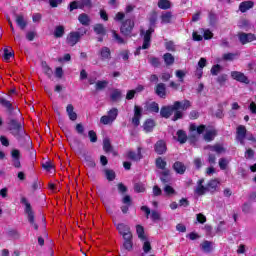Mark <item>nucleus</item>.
<instances>
[{"instance_id":"f257e3e1","label":"nucleus","mask_w":256,"mask_h":256,"mask_svg":"<svg viewBox=\"0 0 256 256\" xmlns=\"http://www.w3.org/2000/svg\"><path fill=\"white\" fill-rule=\"evenodd\" d=\"M189 107H191V102L189 100L175 101L173 105L163 106L160 109V115L164 119H169L174 113L172 121H179V119L183 118V111H187Z\"/></svg>"},{"instance_id":"f03ea898","label":"nucleus","mask_w":256,"mask_h":256,"mask_svg":"<svg viewBox=\"0 0 256 256\" xmlns=\"http://www.w3.org/2000/svg\"><path fill=\"white\" fill-rule=\"evenodd\" d=\"M8 129H9L10 133L14 137H17L18 139H21V137H23L25 135V130L23 129V124H21V122L15 120L13 118H9Z\"/></svg>"},{"instance_id":"7ed1b4c3","label":"nucleus","mask_w":256,"mask_h":256,"mask_svg":"<svg viewBox=\"0 0 256 256\" xmlns=\"http://www.w3.org/2000/svg\"><path fill=\"white\" fill-rule=\"evenodd\" d=\"M84 35H87V29L83 27L79 28L78 31L70 32L66 38L67 45H70V47H75V45L81 41V37Z\"/></svg>"},{"instance_id":"20e7f679","label":"nucleus","mask_w":256,"mask_h":256,"mask_svg":"<svg viewBox=\"0 0 256 256\" xmlns=\"http://www.w3.org/2000/svg\"><path fill=\"white\" fill-rule=\"evenodd\" d=\"M155 33V29L149 28L148 30H141L140 35L143 37V44L139 46L135 52V55H140L141 49H149L151 47V35Z\"/></svg>"},{"instance_id":"39448f33","label":"nucleus","mask_w":256,"mask_h":256,"mask_svg":"<svg viewBox=\"0 0 256 256\" xmlns=\"http://www.w3.org/2000/svg\"><path fill=\"white\" fill-rule=\"evenodd\" d=\"M21 203L25 205V213L27 215V219L31 225L35 229V231H38L39 225L35 223V212H33V208L31 207V203L27 201V198L22 197L21 198Z\"/></svg>"},{"instance_id":"423d86ee","label":"nucleus","mask_w":256,"mask_h":256,"mask_svg":"<svg viewBox=\"0 0 256 256\" xmlns=\"http://www.w3.org/2000/svg\"><path fill=\"white\" fill-rule=\"evenodd\" d=\"M134 27H135V22L131 19H127L126 21L122 22V25L120 27V32L122 33V35L129 37Z\"/></svg>"},{"instance_id":"0eeeda50","label":"nucleus","mask_w":256,"mask_h":256,"mask_svg":"<svg viewBox=\"0 0 256 256\" xmlns=\"http://www.w3.org/2000/svg\"><path fill=\"white\" fill-rule=\"evenodd\" d=\"M238 39L241 45H247V43H253V41H256V35L253 33L240 32L238 33Z\"/></svg>"},{"instance_id":"6e6552de","label":"nucleus","mask_w":256,"mask_h":256,"mask_svg":"<svg viewBox=\"0 0 256 256\" xmlns=\"http://www.w3.org/2000/svg\"><path fill=\"white\" fill-rule=\"evenodd\" d=\"M117 231L122 235L123 239L133 236L131 233V227L125 223L115 224Z\"/></svg>"},{"instance_id":"1a4fd4ad","label":"nucleus","mask_w":256,"mask_h":256,"mask_svg":"<svg viewBox=\"0 0 256 256\" xmlns=\"http://www.w3.org/2000/svg\"><path fill=\"white\" fill-rule=\"evenodd\" d=\"M141 117H143V108L141 106H134V116L132 118V123L135 127L141 125Z\"/></svg>"},{"instance_id":"9d476101","label":"nucleus","mask_w":256,"mask_h":256,"mask_svg":"<svg viewBox=\"0 0 256 256\" xmlns=\"http://www.w3.org/2000/svg\"><path fill=\"white\" fill-rule=\"evenodd\" d=\"M232 79H235V81H239V83H245V85H249L250 81L247 76L243 72L239 71H232L231 72Z\"/></svg>"},{"instance_id":"9b49d317","label":"nucleus","mask_w":256,"mask_h":256,"mask_svg":"<svg viewBox=\"0 0 256 256\" xmlns=\"http://www.w3.org/2000/svg\"><path fill=\"white\" fill-rule=\"evenodd\" d=\"M245 137H247V128H245L243 125L238 126L236 131L237 141H239L242 145H245Z\"/></svg>"},{"instance_id":"f8f14e48","label":"nucleus","mask_w":256,"mask_h":256,"mask_svg":"<svg viewBox=\"0 0 256 256\" xmlns=\"http://www.w3.org/2000/svg\"><path fill=\"white\" fill-rule=\"evenodd\" d=\"M154 150L157 155L167 153V143L164 140H158L154 145Z\"/></svg>"},{"instance_id":"ddd939ff","label":"nucleus","mask_w":256,"mask_h":256,"mask_svg":"<svg viewBox=\"0 0 256 256\" xmlns=\"http://www.w3.org/2000/svg\"><path fill=\"white\" fill-rule=\"evenodd\" d=\"M11 157L13 166L16 167V169H19L21 167V152L17 149H13L11 151Z\"/></svg>"},{"instance_id":"4468645a","label":"nucleus","mask_w":256,"mask_h":256,"mask_svg":"<svg viewBox=\"0 0 256 256\" xmlns=\"http://www.w3.org/2000/svg\"><path fill=\"white\" fill-rule=\"evenodd\" d=\"M205 129H206V126L205 125H200V126H197L195 124H191L190 125V132H191V135L190 137H197V135H201L205 132Z\"/></svg>"},{"instance_id":"2eb2a0df","label":"nucleus","mask_w":256,"mask_h":256,"mask_svg":"<svg viewBox=\"0 0 256 256\" xmlns=\"http://www.w3.org/2000/svg\"><path fill=\"white\" fill-rule=\"evenodd\" d=\"M98 55L100 56L101 61H111V49L107 46L102 47Z\"/></svg>"},{"instance_id":"dca6fc26","label":"nucleus","mask_w":256,"mask_h":256,"mask_svg":"<svg viewBox=\"0 0 256 256\" xmlns=\"http://www.w3.org/2000/svg\"><path fill=\"white\" fill-rule=\"evenodd\" d=\"M15 21L21 31H25V29H27V20L23 14H15Z\"/></svg>"},{"instance_id":"f3484780","label":"nucleus","mask_w":256,"mask_h":256,"mask_svg":"<svg viewBox=\"0 0 256 256\" xmlns=\"http://www.w3.org/2000/svg\"><path fill=\"white\" fill-rule=\"evenodd\" d=\"M155 93L160 97L161 99H165L167 97V87L164 83H159L155 87Z\"/></svg>"},{"instance_id":"a211bd4d","label":"nucleus","mask_w":256,"mask_h":256,"mask_svg":"<svg viewBox=\"0 0 256 256\" xmlns=\"http://www.w3.org/2000/svg\"><path fill=\"white\" fill-rule=\"evenodd\" d=\"M172 167L178 175H185V172L187 171V166L181 161H176Z\"/></svg>"},{"instance_id":"6ab92c4d","label":"nucleus","mask_w":256,"mask_h":256,"mask_svg":"<svg viewBox=\"0 0 256 256\" xmlns=\"http://www.w3.org/2000/svg\"><path fill=\"white\" fill-rule=\"evenodd\" d=\"M0 105H2V107H5V109H7V113L9 115H13V111H15V108H13V104L11 103V101L0 97Z\"/></svg>"},{"instance_id":"aec40b11","label":"nucleus","mask_w":256,"mask_h":256,"mask_svg":"<svg viewBox=\"0 0 256 256\" xmlns=\"http://www.w3.org/2000/svg\"><path fill=\"white\" fill-rule=\"evenodd\" d=\"M127 157H128V159H130L131 161H141V159L143 158V155H141V148L139 147V148L137 149V152L128 151V152H127Z\"/></svg>"},{"instance_id":"412c9836","label":"nucleus","mask_w":256,"mask_h":256,"mask_svg":"<svg viewBox=\"0 0 256 256\" xmlns=\"http://www.w3.org/2000/svg\"><path fill=\"white\" fill-rule=\"evenodd\" d=\"M155 120L153 119H147L143 124V129L145 133H151L153 129H155Z\"/></svg>"},{"instance_id":"4be33fe9","label":"nucleus","mask_w":256,"mask_h":256,"mask_svg":"<svg viewBox=\"0 0 256 256\" xmlns=\"http://www.w3.org/2000/svg\"><path fill=\"white\" fill-rule=\"evenodd\" d=\"M200 249L201 251H203L204 253H211L213 251V242L211 241H203L200 244Z\"/></svg>"},{"instance_id":"5701e85b","label":"nucleus","mask_w":256,"mask_h":256,"mask_svg":"<svg viewBox=\"0 0 256 256\" xmlns=\"http://www.w3.org/2000/svg\"><path fill=\"white\" fill-rule=\"evenodd\" d=\"M254 5L255 3H253V1H244L240 3L239 10L241 11V13H247L249 9H253Z\"/></svg>"},{"instance_id":"b1692460","label":"nucleus","mask_w":256,"mask_h":256,"mask_svg":"<svg viewBox=\"0 0 256 256\" xmlns=\"http://www.w3.org/2000/svg\"><path fill=\"white\" fill-rule=\"evenodd\" d=\"M66 112L70 121H77V114L75 113V107H73V104L67 105Z\"/></svg>"},{"instance_id":"393cba45","label":"nucleus","mask_w":256,"mask_h":256,"mask_svg":"<svg viewBox=\"0 0 256 256\" xmlns=\"http://www.w3.org/2000/svg\"><path fill=\"white\" fill-rule=\"evenodd\" d=\"M206 149H210V151H214L218 155H221V153L227 152V149H225V147H223V145L221 144H215L213 146L209 145L206 147Z\"/></svg>"},{"instance_id":"a878e982","label":"nucleus","mask_w":256,"mask_h":256,"mask_svg":"<svg viewBox=\"0 0 256 256\" xmlns=\"http://www.w3.org/2000/svg\"><path fill=\"white\" fill-rule=\"evenodd\" d=\"M78 21L81 23V25H84V27H89L91 24V18L86 13H82L78 16Z\"/></svg>"},{"instance_id":"bb28decb","label":"nucleus","mask_w":256,"mask_h":256,"mask_svg":"<svg viewBox=\"0 0 256 256\" xmlns=\"http://www.w3.org/2000/svg\"><path fill=\"white\" fill-rule=\"evenodd\" d=\"M109 86V81L107 80H98L95 83V91H105V89H107V87Z\"/></svg>"},{"instance_id":"cd10ccee","label":"nucleus","mask_w":256,"mask_h":256,"mask_svg":"<svg viewBox=\"0 0 256 256\" xmlns=\"http://www.w3.org/2000/svg\"><path fill=\"white\" fill-rule=\"evenodd\" d=\"M93 29L96 35H100L101 37H105V35H107V30L105 29V26H103V24H95Z\"/></svg>"},{"instance_id":"c85d7f7f","label":"nucleus","mask_w":256,"mask_h":256,"mask_svg":"<svg viewBox=\"0 0 256 256\" xmlns=\"http://www.w3.org/2000/svg\"><path fill=\"white\" fill-rule=\"evenodd\" d=\"M102 171H103L107 181H115V177H117V175L115 174L114 170H111L109 168H104Z\"/></svg>"},{"instance_id":"c756f323","label":"nucleus","mask_w":256,"mask_h":256,"mask_svg":"<svg viewBox=\"0 0 256 256\" xmlns=\"http://www.w3.org/2000/svg\"><path fill=\"white\" fill-rule=\"evenodd\" d=\"M217 137V130H208L204 134V141H207V143H210V141H213Z\"/></svg>"},{"instance_id":"7c9ffc66","label":"nucleus","mask_w":256,"mask_h":256,"mask_svg":"<svg viewBox=\"0 0 256 256\" xmlns=\"http://www.w3.org/2000/svg\"><path fill=\"white\" fill-rule=\"evenodd\" d=\"M163 60L165 65H167L168 67L173 65V63H175V57L171 53H165L163 55Z\"/></svg>"},{"instance_id":"2f4dec72","label":"nucleus","mask_w":256,"mask_h":256,"mask_svg":"<svg viewBox=\"0 0 256 256\" xmlns=\"http://www.w3.org/2000/svg\"><path fill=\"white\" fill-rule=\"evenodd\" d=\"M136 233L141 241H147V236H145V228H143V226L136 225Z\"/></svg>"},{"instance_id":"473e14b6","label":"nucleus","mask_w":256,"mask_h":256,"mask_svg":"<svg viewBox=\"0 0 256 256\" xmlns=\"http://www.w3.org/2000/svg\"><path fill=\"white\" fill-rule=\"evenodd\" d=\"M79 9H91L93 7V2L91 0H79Z\"/></svg>"},{"instance_id":"72a5a7b5","label":"nucleus","mask_w":256,"mask_h":256,"mask_svg":"<svg viewBox=\"0 0 256 256\" xmlns=\"http://www.w3.org/2000/svg\"><path fill=\"white\" fill-rule=\"evenodd\" d=\"M219 185V181L216 179L210 180L206 186L207 191H211L212 193L217 191V186Z\"/></svg>"},{"instance_id":"f704fd0d","label":"nucleus","mask_w":256,"mask_h":256,"mask_svg":"<svg viewBox=\"0 0 256 256\" xmlns=\"http://www.w3.org/2000/svg\"><path fill=\"white\" fill-rule=\"evenodd\" d=\"M84 161L86 167H90L91 169H95V167H97L95 160H93V158L89 155L84 156Z\"/></svg>"},{"instance_id":"c9c22d12","label":"nucleus","mask_w":256,"mask_h":256,"mask_svg":"<svg viewBox=\"0 0 256 256\" xmlns=\"http://www.w3.org/2000/svg\"><path fill=\"white\" fill-rule=\"evenodd\" d=\"M159 9L167 11V9H171V1L169 0H159L158 1Z\"/></svg>"},{"instance_id":"e433bc0d","label":"nucleus","mask_w":256,"mask_h":256,"mask_svg":"<svg viewBox=\"0 0 256 256\" xmlns=\"http://www.w3.org/2000/svg\"><path fill=\"white\" fill-rule=\"evenodd\" d=\"M177 141L181 143V145H183V143H187V133H185V131L183 130H178L177 131Z\"/></svg>"},{"instance_id":"4c0bfd02","label":"nucleus","mask_w":256,"mask_h":256,"mask_svg":"<svg viewBox=\"0 0 256 256\" xmlns=\"http://www.w3.org/2000/svg\"><path fill=\"white\" fill-rule=\"evenodd\" d=\"M64 35H65V27L57 26L54 30V37H56V39H60Z\"/></svg>"},{"instance_id":"58836bf2","label":"nucleus","mask_w":256,"mask_h":256,"mask_svg":"<svg viewBox=\"0 0 256 256\" xmlns=\"http://www.w3.org/2000/svg\"><path fill=\"white\" fill-rule=\"evenodd\" d=\"M124 239V248L127 251H131L133 249V236H128V238H123Z\"/></svg>"},{"instance_id":"ea45409f","label":"nucleus","mask_w":256,"mask_h":256,"mask_svg":"<svg viewBox=\"0 0 256 256\" xmlns=\"http://www.w3.org/2000/svg\"><path fill=\"white\" fill-rule=\"evenodd\" d=\"M242 212L245 215H249V213H253V205L251 204V202H245L242 205Z\"/></svg>"},{"instance_id":"a19ab883","label":"nucleus","mask_w":256,"mask_h":256,"mask_svg":"<svg viewBox=\"0 0 256 256\" xmlns=\"http://www.w3.org/2000/svg\"><path fill=\"white\" fill-rule=\"evenodd\" d=\"M103 150L106 153L113 151V146H111V140L109 138H104L103 140Z\"/></svg>"},{"instance_id":"79ce46f5","label":"nucleus","mask_w":256,"mask_h":256,"mask_svg":"<svg viewBox=\"0 0 256 256\" xmlns=\"http://www.w3.org/2000/svg\"><path fill=\"white\" fill-rule=\"evenodd\" d=\"M110 99L113 102H117L121 99V90L114 89L110 95Z\"/></svg>"},{"instance_id":"37998d69","label":"nucleus","mask_w":256,"mask_h":256,"mask_svg":"<svg viewBox=\"0 0 256 256\" xmlns=\"http://www.w3.org/2000/svg\"><path fill=\"white\" fill-rule=\"evenodd\" d=\"M147 111L150 113H159V104L157 102H151L147 105Z\"/></svg>"},{"instance_id":"c03bdc74","label":"nucleus","mask_w":256,"mask_h":256,"mask_svg":"<svg viewBox=\"0 0 256 256\" xmlns=\"http://www.w3.org/2000/svg\"><path fill=\"white\" fill-rule=\"evenodd\" d=\"M173 18V14L171 12H165L161 15L162 23H171V19Z\"/></svg>"},{"instance_id":"a18cd8bd","label":"nucleus","mask_w":256,"mask_h":256,"mask_svg":"<svg viewBox=\"0 0 256 256\" xmlns=\"http://www.w3.org/2000/svg\"><path fill=\"white\" fill-rule=\"evenodd\" d=\"M112 37L114 41H116V43H118L119 45H125V40L121 38V36H119V34H117L115 30H112Z\"/></svg>"},{"instance_id":"49530a36","label":"nucleus","mask_w":256,"mask_h":256,"mask_svg":"<svg viewBox=\"0 0 256 256\" xmlns=\"http://www.w3.org/2000/svg\"><path fill=\"white\" fill-rule=\"evenodd\" d=\"M135 193H145V184L138 182L134 184Z\"/></svg>"},{"instance_id":"de8ad7c7","label":"nucleus","mask_w":256,"mask_h":256,"mask_svg":"<svg viewBox=\"0 0 256 256\" xmlns=\"http://www.w3.org/2000/svg\"><path fill=\"white\" fill-rule=\"evenodd\" d=\"M218 165L222 171H225L229 165V160L227 158H220L218 161Z\"/></svg>"},{"instance_id":"09e8293b","label":"nucleus","mask_w":256,"mask_h":256,"mask_svg":"<svg viewBox=\"0 0 256 256\" xmlns=\"http://www.w3.org/2000/svg\"><path fill=\"white\" fill-rule=\"evenodd\" d=\"M113 122L114 120L108 115H104L100 118V123H102V125H111Z\"/></svg>"},{"instance_id":"8fccbe9b","label":"nucleus","mask_w":256,"mask_h":256,"mask_svg":"<svg viewBox=\"0 0 256 256\" xmlns=\"http://www.w3.org/2000/svg\"><path fill=\"white\" fill-rule=\"evenodd\" d=\"M222 69H223V67H221V65L216 64V65L212 66L210 73H211V75L217 76L221 73Z\"/></svg>"},{"instance_id":"3c124183","label":"nucleus","mask_w":256,"mask_h":256,"mask_svg":"<svg viewBox=\"0 0 256 256\" xmlns=\"http://www.w3.org/2000/svg\"><path fill=\"white\" fill-rule=\"evenodd\" d=\"M156 167L157 169H165L167 167V162L159 157L156 159Z\"/></svg>"},{"instance_id":"603ef678","label":"nucleus","mask_w":256,"mask_h":256,"mask_svg":"<svg viewBox=\"0 0 256 256\" xmlns=\"http://www.w3.org/2000/svg\"><path fill=\"white\" fill-rule=\"evenodd\" d=\"M42 67H43V71H44L45 75H47V77H49V79H51V77H53V70H51L49 68V66L47 65V63H45V62L42 63Z\"/></svg>"},{"instance_id":"864d4df0","label":"nucleus","mask_w":256,"mask_h":256,"mask_svg":"<svg viewBox=\"0 0 256 256\" xmlns=\"http://www.w3.org/2000/svg\"><path fill=\"white\" fill-rule=\"evenodd\" d=\"M117 115H119V110L117 108H112L108 111V117L115 121L117 119Z\"/></svg>"},{"instance_id":"5fc2aeb1","label":"nucleus","mask_w":256,"mask_h":256,"mask_svg":"<svg viewBox=\"0 0 256 256\" xmlns=\"http://www.w3.org/2000/svg\"><path fill=\"white\" fill-rule=\"evenodd\" d=\"M88 137L91 143H97V133L95 131L90 130L88 132Z\"/></svg>"},{"instance_id":"6e6d98bb","label":"nucleus","mask_w":256,"mask_h":256,"mask_svg":"<svg viewBox=\"0 0 256 256\" xmlns=\"http://www.w3.org/2000/svg\"><path fill=\"white\" fill-rule=\"evenodd\" d=\"M151 213V219L152 221H161V213L158 211L153 210Z\"/></svg>"},{"instance_id":"4d7b16f0","label":"nucleus","mask_w":256,"mask_h":256,"mask_svg":"<svg viewBox=\"0 0 256 256\" xmlns=\"http://www.w3.org/2000/svg\"><path fill=\"white\" fill-rule=\"evenodd\" d=\"M149 63L152 65V67H159V65H161V62L159 61V58H157V57L149 58Z\"/></svg>"},{"instance_id":"13d9d810","label":"nucleus","mask_w":256,"mask_h":256,"mask_svg":"<svg viewBox=\"0 0 256 256\" xmlns=\"http://www.w3.org/2000/svg\"><path fill=\"white\" fill-rule=\"evenodd\" d=\"M75 9H79V1H73L68 5V10L70 12L75 11Z\"/></svg>"},{"instance_id":"bf43d9fd","label":"nucleus","mask_w":256,"mask_h":256,"mask_svg":"<svg viewBox=\"0 0 256 256\" xmlns=\"http://www.w3.org/2000/svg\"><path fill=\"white\" fill-rule=\"evenodd\" d=\"M207 191V186H197V188L195 189V193L197 195H205V192Z\"/></svg>"},{"instance_id":"052dcab7","label":"nucleus","mask_w":256,"mask_h":256,"mask_svg":"<svg viewBox=\"0 0 256 256\" xmlns=\"http://www.w3.org/2000/svg\"><path fill=\"white\" fill-rule=\"evenodd\" d=\"M236 56H237V54H235V53H226L223 55V59H224V61H233Z\"/></svg>"},{"instance_id":"680f3d73","label":"nucleus","mask_w":256,"mask_h":256,"mask_svg":"<svg viewBox=\"0 0 256 256\" xmlns=\"http://www.w3.org/2000/svg\"><path fill=\"white\" fill-rule=\"evenodd\" d=\"M185 71L183 70H177L176 71V77L179 79L180 83H183V79H185Z\"/></svg>"},{"instance_id":"e2e57ef3","label":"nucleus","mask_w":256,"mask_h":256,"mask_svg":"<svg viewBox=\"0 0 256 256\" xmlns=\"http://www.w3.org/2000/svg\"><path fill=\"white\" fill-rule=\"evenodd\" d=\"M193 163L196 169H201L203 167V160L201 158H195Z\"/></svg>"},{"instance_id":"0e129e2a","label":"nucleus","mask_w":256,"mask_h":256,"mask_svg":"<svg viewBox=\"0 0 256 256\" xmlns=\"http://www.w3.org/2000/svg\"><path fill=\"white\" fill-rule=\"evenodd\" d=\"M13 55H15L14 52H9V49H7V48L4 49V59H5V61H9V59H11V57H13Z\"/></svg>"},{"instance_id":"69168bd1","label":"nucleus","mask_w":256,"mask_h":256,"mask_svg":"<svg viewBox=\"0 0 256 256\" xmlns=\"http://www.w3.org/2000/svg\"><path fill=\"white\" fill-rule=\"evenodd\" d=\"M208 163L210 165H215V163H217V157L215 156V154H208Z\"/></svg>"},{"instance_id":"338daca9","label":"nucleus","mask_w":256,"mask_h":256,"mask_svg":"<svg viewBox=\"0 0 256 256\" xmlns=\"http://www.w3.org/2000/svg\"><path fill=\"white\" fill-rule=\"evenodd\" d=\"M144 244H143V251L144 253H149V251H151V242L144 240Z\"/></svg>"},{"instance_id":"774afa93","label":"nucleus","mask_w":256,"mask_h":256,"mask_svg":"<svg viewBox=\"0 0 256 256\" xmlns=\"http://www.w3.org/2000/svg\"><path fill=\"white\" fill-rule=\"evenodd\" d=\"M165 47L167 51H175V43H173V41L166 42Z\"/></svg>"}]
</instances>
